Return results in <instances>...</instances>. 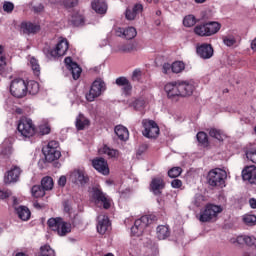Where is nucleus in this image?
<instances>
[{
  "label": "nucleus",
  "mask_w": 256,
  "mask_h": 256,
  "mask_svg": "<svg viewBox=\"0 0 256 256\" xmlns=\"http://www.w3.org/2000/svg\"><path fill=\"white\" fill-rule=\"evenodd\" d=\"M221 24L218 22H208L205 24H198L194 28V33L199 37H211L215 33H219Z\"/></svg>",
  "instance_id": "1"
},
{
  "label": "nucleus",
  "mask_w": 256,
  "mask_h": 256,
  "mask_svg": "<svg viewBox=\"0 0 256 256\" xmlns=\"http://www.w3.org/2000/svg\"><path fill=\"white\" fill-rule=\"evenodd\" d=\"M92 201L96 207H103V209H110L111 203H113L111 197L106 195L100 187H94L92 189Z\"/></svg>",
  "instance_id": "2"
},
{
  "label": "nucleus",
  "mask_w": 256,
  "mask_h": 256,
  "mask_svg": "<svg viewBox=\"0 0 256 256\" xmlns=\"http://www.w3.org/2000/svg\"><path fill=\"white\" fill-rule=\"evenodd\" d=\"M208 183L211 187H225V179H227V171L221 168H215L209 171Z\"/></svg>",
  "instance_id": "3"
},
{
  "label": "nucleus",
  "mask_w": 256,
  "mask_h": 256,
  "mask_svg": "<svg viewBox=\"0 0 256 256\" xmlns=\"http://www.w3.org/2000/svg\"><path fill=\"white\" fill-rule=\"evenodd\" d=\"M52 231H56L60 237H65L71 233V223L63 221L62 218H50L47 222Z\"/></svg>",
  "instance_id": "4"
},
{
  "label": "nucleus",
  "mask_w": 256,
  "mask_h": 256,
  "mask_svg": "<svg viewBox=\"0 0 256 256\" xmlns=\"http://www.w3.org/2000/svg\"><path fill=\"white\" fill-rule=\"evenodd\" d=\"M107 91V84L101 78H97L91 85L89 93L86 94L87 101L93 102Z\"/></svg>",
  "instance_id": "5"
},
{
  "label": "nucleus",
  "mask_w": 256,
  "mask_h": 256,
  "mask_svg": "<svg viewBox=\"0 0 256 256\" xmlns=\"http://www.w3.org/2000/svg\"><path fill=\"white\" fill-rule=\"evenodd\" d=\"M45 161H59L61 151H59V142L52 140L42 149Z\"/></svg>",
  "instance_id": "6"
},
{
  "label": "nucleus",
  "mask_w": 256,
  "mask_h": 256,
  "mask_svg": "<svg viewBox=\"0 0 256 256\" xmlns=\"http://www.w3.org/2000/svg\"><path fill=\"white\" fill-rule=\"evenodd\" d=\"M142 135L147 139H157L159 137L160 129L157 122L150 119L142 120Z\"/></svg>",
  "instance_id": "7"
},
{
  "label": "nucleus",
  "mask_w": 256,
  "mask_h": 256,
  "mask_svg": "<svg viewBox=\"0 0 256 256\" xmlns=\"http://www.w3.org/2000/svg\"><path fill=\"white\" fill-rule=\"evenodd\" d=\"M18 133L22 135V137H33L36 133L35 124H33V120L27 117H23L19 120L18 126Z\"/></svg>",
  "instance_id": "8"
},
{
  "label": "nucleus",
  "mask_w": 256,
  "mask_h": 256,
  "mask_svg": "<svg viewBox=\"0 0 256 256\" xmlns=\"http://www.w3.org/2000/svg\"><path fill=\"white\" fill-rule=\"evenodd\" d=\"M10 93L17 99H23L27 95V82L23 78H16L10 84Z\"/></svg>",
  "instance_id": "9"
},
{
  "label": "nucleus",
  "mask_w": 256,
  "mask_h": 256,
  "mask_svg": "<svg viewBox=\"0 0 256 256\" xmlns=\"http://www.w3.org/2000/svg\"><path fill=\"white\" fill-rule=\"evenodd\" d=\"M151 223H153V219H151V216H142L140 219L134 222V226H132L131 228V234L134 235V237H141L145 229H147V227H149Z\"/></svg>",
  "instance_id": "10"
},
{
  "label": "nucleus",
  "mask_w": 256,
  "mask_h": 256,
  "mask_svg": "<svg viewBox=\"0 0 256 256\" xmlns=\"http://www.w3.org/2000/svg\"><path fill=\"white\" fill-rule=\"evenodd\" d=\"M67 51H69V41L67 39L60 40L56 48L54 49H44V53L46 56L49 57H63V55L67 54Z\"/></svg>",
  "instance_id": "11"
},
{
  "label": "nucleus",
  "mask_w": 256,
  "mask_h": 256,
  "mask_svg": "<svg viewBox=\"0 0 256 256\" xmlns=\"http://www.w3.org/2000/svg\"><path fill=\"white\" fill-rule=\"evenodd\" d=\"M223 211V208L221 206L217 205H207L205 210L200 215V221L203 223H207V221H211V219H215L219 213Z\"/></svg>",
  "instance_id": "12"
},
{
  "label": "nucleus",
  "mask_w": 256,
  "mask_h": 256,
  "mask_svg": "<svg viewBox=\"0 0 256 256\" xmlns=\"http://www.w3.org/2000/svg\"><path fill=\"white\" fill-rule=\"evenodd\" d=\"M70 181L76 183V185H86V183H89V176H87L85 170L75 169L70 173Z\"/></svg>",
  "instance_id": "13"
},
{
  "label": "nucleus",
  "mask_w": 256,
  "mask_h": 256,
  "mask_svg": "<svg viewBox=\"0 0 256 256\" xmlns=\"http://www.w3.org/2000/svg\"><path fill=\"white\" fill-rule=\"evenodd\" d=\"M21 177V168L19 166H12L4 175L5 185H11V183H17Z\"/></svg>",
  "instance_id": "14"
},
{
  "label": "nucleus",
  "mask_w": 256,
  "mask_h": 256,
  "mask_svg": "<svg viewBox=\"0 0 256 256\" xmlns=\"http://www.w3.org/2000/svg\"><path fill=\"white\" fill-rule=\"evenodd\" d=\"M196 53L201 59H211L213 57V46L208 43H202L196 47Z\"/></svg>",
  "instance_id": "15"
},
{
  "label": "nucleus",
  "mask_w": 256,
  "mask_h": 256,
  "mask_svg": "<svg viewBox=\"0 0 256 256\" xmlns=\"http://www.w3.org/2000/svg\"><path fill=\"white\" fill-rule=\"evenodd\" d=\"M165 189V179L163 176H156L152 178L150 183V190L154 195H161L162 191Z\"/></svg>",
  "instance_id": "16"
},
{
  "label": "nucleus",
  "mask_w": 256,
  "mask_h": 256,
  "mask_svg": "<svg viewBox=\"0 0 256 256\" xmlns=\"http://www.w3.org/2000/svg\"><path fill=\"white\" fill-rule=\"evenodd\" d=\"M164 90L167 93L168 99H175V97H181V90L179 89V80L167 83L164 86Z\"/></svg>",
  "instance_id": "17"
},
{
  "label": "nucleus",
  "mask_w": 256,
  "mask_h": 256,
  "mask_svg": "<svg viewBox=\"0 0 256 256\" xmlns=\"http://www.w3.org/2000/svg\"><path fill=\"white\" fill-rule=\"evenodd\" d=\"M111 229V222L109 217L105 214H100L98 216L97 232L100 235H105L107 231Z\"/></svg>",
  "instance_id": "18"
},
{
  "label": "nucleus",
  "mask_w": 256,
  "mask_h": 256,
  "mask_svg": "<svg viewBox=\"0 0 256 256\" xmlns=\"http://www.w3.org/2000/svg\"><path fill=\"white\" fill-rule=\"evenodd\" d=\"M179 82V90H180V97H191L193 92L195 91V85L191 81H181Z\"/></svg>",
  "instance_id": "19"
},
{
  "label": "nucleus",
  "mask_w": 256,
  "mask_h": 256,
  "mask_svg": "<svg viewBox=\"0 0 256 256\" xmlns=\"http://www.w3.org/2000/svg\"><path fill=\"white\" fill-rule=\"evenodd\" d=\"M20 29L24 35H35V33L41 30V27L37 24H33L32 22H22Z\"/></svg>",
  "instance_id": "20"
},
{
  "label": "nucleus",
  "mask_w": 256,
  "mask_h": 256,
  "mask_svg": "<svg viewBox=\"0 0 256 256\" xmlns=\"http://www.w3.org/2000/svg\"><path fill=\"white\" fill-rule=\"evenodd\" d=\"M244 181L249 183H256V166H248L242 171Z\"/></svg>",
  "instance_id": "21"
},
{
  "label": "nucleus",
  "mask_w": 256,
  "mask_h": 256,
  "mask_svg": "<svg viewBox=\"0 0 256 256\" xmlns=\"http://www.w3.org/2000/svg\"><path fill=\"white\" fill-rule=\"evenodd\" d=\"M100 155H108L109 159H119L121 153L117 149L109 148V146L104 145L98 150Z\"/></svg>",
  "instance_id": "22"
},
{
  "label": "nucleus",
  "mask_w": 256,
  "mask_h": 256,
  "mask_svg": "<svg viewBox=\"0 0 256 256\" xmlns=\"http://www.w3.org/2000/svg\"><path fill=\"white\" fill-rule=\"evenodd\" d=\"M91 7L98 15H105L107 13V3L103 0H94L91 3Z\"/></svg>",
  "instance_id": "23"
},
{
  "label": "nucleus",
  "mask_w": 256,
  "mask_h": 256,
  "mask_svg": "<svg viewBox=\"0 0 256 256\" xmlns=\"http://www.w3.org/2000/svg\"><path fill=\"white\" fill-rule=\"evenodd\" d=\"M141 11H143V5L136 4L132 9L131 8L126 9L125 17L128 21H133L135 17H137V15L141 13Z\"/></svg>",
  "instance_id": "24"
},
{
  "label": "nucleus",
  "mask_w": 256,
  "mask_h": 256,
  "mask_svg": "<svg viewBox=\"0 0 256 256\" xmlns=\"http://www.w3.org/2000/svg\"><path fill=\"white\" fill-rule=\"evenodd\" d=\"M92 165L98 173L109 175V165L107 164V161H93Z\"/></svg>",
  "instance_id": "25"
},
{
  "label": "nucleus",
  "mask_w": 256,
  "mask_h": 256,
  "mask_svg": "<svg viewBox=\"0 0 256 256\" xmlns=\"http://www.w3.org/2000/svg\"><path fill=\"white\" fill-rule=\"evenodd\" d=\"M75 125L78 131H83L86 127H89V125H91V122L89 121V119H87V117H85V115L79 114L76 118Z\"/></svg>",
  "instance_id": "26"
},
{
  "label": "nucleus",
  "mask_w": 256,
  "mask_h": 256,
  "mask_svg": "<svg viewBox=\"0 0 256 256\" xmlns=\"http://www.w3.org/2000/svg\"><path fill=\"white\" fill-rule=\"evenodd\" d=\"M171 235V232L169 231V227L165 225H160L156 229V237L160 240L163 241L167 239Z\"/></svg>",
  "instance_id": "27"
},
{
  "label": "nucleus",
  "mask_w": 256,
  "mask_h": 256,
  "mask_svg": "<svg viewBox=\"0 0 256 256\" xmlns=\"http://www.w3.org/2000/svg\"><path fill=\"white\" fill-rule=\"evenodd\" d=\"M16 212L19 219H21L22 221H29V219L31 218V210H29V208L25 206H19L16 209Z\"/></svg>",
  "instance_id": "28"
},
{
  "label": "nucleus",
  "mask_w": 256,
  "mask_h": 256,
  "mask_svg": "<svg viewBox=\"0 0 256 256\" xmlns=\"http://www.w3.org/2000/svg\"><path fill=\"white\" fill-rule=\"evenodd\" d=\"M115 134L120 141H127L129 139V130L124 126L118 125L115 127Z\"/></svg>",
  "instance_id": "29"
},
{
  "label": "nucleus",
  "mask_w": 256,
  "mask_h": 256,
  "mask_svg": "<svg viewBox=\"0 0 256 256\" xmlns=\"http://www.w3.org/2000/svg\"><path fill=\"white\" fill-rule=\"evenodd\" d=\"M208 133L211 137H213V139H217V141H220V142H223L225 140V137H227L222 130L217 128H210L208 130Z\"/></svg>",
  "instance_id": "30"
},
{
  "label": "nucleus",
  "mask_w": 256,
  "mask_h": 256,
  "mask_svg": "<svg viewBox=\"0 0 256 256\" xmlns=\"http://www.w3.org/2000/svg\"><path fill=\"white\" fill-rule=\"evenodd\" d=\"M27 93L30 95H37L39 93V82L30 80L26 83Z\"/></svg>",
  "instance_id": "31"
},
{
  "label": "nucleus",
  "mask_w": 256,
  "mask_h": 256,
  "mask_svg": "<svg viewBox=\"0 0 256 256\" xmlns=\"http://www.w3.org/2000/svg\"><path fill=\"white\" fill-rule=\"evenodd\" d=\"M196 139L202 147H207L209 145V137L205 132H198L196 135Z\"/></svg>",
  "instance_id": "32"
},
{
  "label": "nucleus",
  "mask_w": 256,
  "mask_h": 256,
  "mask_svg": "<svg viewBox=\"0 0 256 256\" xmlns=\"http://www.w3.org/2000/svg\"><path fill=\"white\" fill-rule=\"evenodd\" d=\"M69 71H71L72 77L75 81H77V79H79V77H81V73H82V69L80 68L79 64H72V66H70Z\"/></svg>",
  "instance_id": "33"
},
{
  "label": "nucleus",
  "mask_w": 256,
  "mask_h": 256,
  "mask_svg": "<svg viewBox=\"0 0 256 256\" xmlns=\"http://www.w3.org/2000/svg\"><path fill=\"white\" fill-rule=\"evenodd\" d=\"M41 185L44 191H51V189H53V178L49 176L44 177L41 181Z\"/></svg>",
  "instance_id": "34"
},
{
  "label": "nucleus",
  "mask_w": 256,
  "mask_h": 256,
  "mask_svg": "<svg viewBox=\"0 0 256 256\" xmlns=\"http://www.w3.org/2000/svg\"><path fill=\"white\" fill-rule=\"evenodd\" d=\"M185 71V62L175 61L172 63V73H183Z\"/></svg>",
  "instance_id": "35"
},
{
  "label": "nucleus",
  "mask_w": 256,
  "mask_h": 256,
  "mask_svg": "<svg viewBox=\"0 0 256 256\" xmlns=\"http://www.w3.org/2000/svg\"><path fill=\"white\" fill-rule=\"evenodd\" d=\"M30 65L34 75H36V77H39V75H41V66L39 65V61L35 58H31Z\"/></svg>",
  "instance_id": "36"
},
{
  "label": "nucleus",
  "mask_w": 256,
  "mask_h": 256,
  "mask_svg": "<svg viewBox=\"0 0 256 256\" xmlns=\"http://www.w3.org/2000/svg\"><path fill=\"white\" fill-rule=\"evenodd\" d=\"M31 193L36 199L45 197V190L39 185L33 186L31 189Z\"/></svg>",
  "instance_id": "37"
},
{
  "label": "nucleus",
  "mask_w": 256,
  "mask_h": 256,
  "mask_svg": "<svg viewBox=\"0 0 256 256\" xmlns=\"http://www.w3.org/2000/svg\"><path fill=\"white\" fill-rule=\"evenodd\" d=\"M135 50H136L135 44H132V43L122 44L118 46V51L120 53H133V51Z\"/></svg>",
  "instance_id": "38"
},
{
  "label": "nucleus",
  "mask_w": 256,
  "mask_h": 256,
  "mask_svg": "<svg viewBox=\"0 0 256 256\" xmlns=\"http://www.w3.org/2000/svg\"><path fill=\"white\" fill-rule=\"evenodd\" d=\"M123 35L128 40L135 39L137 37V30L135 27H128L124 30Z\"/></svg>",
  "instance_id": "39"
},
{
  "label": "nucleus",
  "mask_w": 256,
  "mask_h": 256,
  "mask_svg": "<svg viewBox=\"0 0 256 256\" xmlns=\"http://www.w3.org/2000/svg\"><path fill=\"white\" fill-rule=\"evenodd\" d=\"M244 153L248 161H256V149L246 147L244 148Z\"/></svg>",
  "instance_id": "40"
},
{
  "label": "nucleus",
  "mask_w": 256,
  "mask_h": 256,
  "mask_svg": "<svg viewBox=\"0 0 256 256\" xmlns=\"http://www.w3.org/2000/svg\"><path fill=\"white\" fill-rule=\"evenodd\" d=\"M197 23V18L193 15H188L183 19L184 27H193Z\"/></svg>",
  "instance_id": "41"
},
{
  "label": "nucleus",
  "mask_w": 256,
  "mask_h": 256,
  "mask_svg": "<svg viewBox=\"0 0 256 256\" xmlns=\"http://www.w3.org/2000/svg\"><path fill=\"white\" fill-rule=\"evenodd\" d=\"M183 172V169L181 167H173L168 171V177H171L172 179H175L181 175Z\"/></svg>",
  "instance_id": "42"
},
{
  "label": "nucleus",
  "mask_w": 256,
  "mask_h": 256,
  "mask_svg": "<svg viewBox=\"0 0 256 256\" xmlns=\"http://www.w3.org/2000/svg\"><path fill=\"white\" fill-rule=\"evenodd\" d=\"M135 111H141L145 107V100L143 98H138L132 103Z\"/></svg>",
  "instance_id": "43"
},
{
  "label": "nucleus",
  "mask_w": 256,
  "mask_h": 256,
  "mask_svg": "<svg viewBox=\"0 0 256 256\" xmlns=\"http://www.w3.org/2000/svg\"><path fill=\"white\" fill-rule=\"evenodd\" d=\"M243 221L246 225H249L251 227L253 225H256V216L250 214L245 215Z\"/></svg>",
  "instance_id": "44"
},
{
  "label": "nucleus",
  "mask_w": 256,
  "mask_h": 256,
  "mask_svg": "<svg viewBox=\"0 0 256 256\" xmlns=\"http://www.w3.org/2000/svg\"><path fill=\"white\" fill-rule=\"evenodd\" d=\"M14 9L15 4H13V2L5 1L3 3V11H5V13H13Z\"/></svg>",
  "instance_id": "45"
},
{
  "label": "nucleus",
  "mask_w": 256,
  "mask_h": 256,
  "mask_svg": "<svg viewBox=\"0 0 256 256\" xmlns=\"http://www.w3.org/2000/svg\"><path fill=\"white\" fill-rule=\"evenodd\" d=\"M79 5V0H64V6L66 9H73Z\"/></svg>",
  "instance_id": "46"
},
{
  "label": "nucleus",
  "mask_w": 256,
  "mask_h": 256,
  "mask_svg": "<svg viewBox=\"0 0 256 256\" xmlns=\"http://www.w3.org/2000/svg\"><path fill=\"white\" fill-rule=\"evenodd\" d=\"M1 153L5 159H9V157L13 155V148L11 146H7L1 151Z\"/></svg>",
  "instance_id": "47"
},
{
  "label": "nucleus",
  "mask_w": 256,
  "mask_h": 256,
  "mask_svg": "<svg viewBox=\"0 0 256 256\" xmlns=\"http://www.w3.org/2000/svg\"><path fill=\"white\" fill-rule=\"evenodd\" d=\"M40 135H49L51 133V127L47 124L39 127Z\"/></svg>",
  "instance_id": "48"
},
{
  "label": "nucleus",
  "mask_w": 256,
  "mask_h": 256,
  "mask_svg": "<svg viewBox=\"0 0 256 256\" xmlns=\"http://www.w3.org/2000/svg\"><path fill=\"white\" fill-rule=\"evenodd\" d=\"M223 43L227 47H233V45H235V43H237V40H235L233 37H225V38H223Z\"/></svg>",
  "instance_id": "49"
},
{
  "label": "nucleus",
  "mask_w": 256,
  "mask_h": 256,
  "mask_svg": "<svg viewBox=\"0 0 256 256\" xmlns=\"http://www.w3.org/2000/svg\"><path fill=\"white\" fill-rule=\"evenodd\" d=\"M127 83H129V80L125 77H119L116 79V85H118V87H124Z\"/></svg>",
  "instance_id": "50"
},
{
  "label": "nucleus",
  "mask_w": 256,
  "mask_h": 256,
  "mask_svg": "<svg viewBox=\"0 0 256 256\" xmlns=\"http://www.w3.org/2000/svg\"><path fill=\"white\" fill-rule=\"evenodd\" d=\"M141 69H135L132 73V81H139L141 79Z\"/></svg>",
  "instance_id": "51"
},
{
  "label": "nucleus",
  "mask_w": 256,
  "mask_h": 256,
  "mask_svg": "<svg viewBox=\"0 0 256 256\" xmlns=\"http://www.w3.org/2000/svg\"><path fill=\"white\" fill-rule=\"evenodd\" d=\"M123 93L126 95H131V91H133V86L131 85V82H128L123 86Z\"/></svg>",
  "instance_id": "52"
},
{
  "label": "nucleus",
  "mask_w": 256,
  "mask_h": 256,
  "mask_svg": "<svg viewBox=\"0 0 256 256\" xmlns=\"http://www.w3.org/2000/svg\"><path fill=\"white\" fill-rule=\"evenodd\" d=\"M171 185H172L173 189H181V187H183V182L179 179H174L171 182Z\"/></svg>",
  "instance_id": "53"
},
{
  "label": "nucleus",
  "mask_w": 256,
  "mask_h": 256,
  "mask_svg": "<svg viewBox=\"0 0 256 256\" xmlns=\"http://www.w3.org/2000/svg\"><path fill=\"white\" fill-rule=\"evenodd\" d=\"M6 65H7V62H6L5 56H1L0 57V75L1 73H3V71H5Z\"/></svg>",
  "instance_id": "54"
},
{
  "label": "nucleus",
  "mask_w": 256,
  "mask_h": 256,
  "mask_svg": "<svg viewBox=\"0 0 256 256\" xmlns=\"http://www.w3.org/2000/svg\"><path fill=\"white\" fill-rule=\"evenodd\" d=\"M172 70V64L169 63H164L162 66V73H164L165 75H167V73H169V71Z\"/></svg>",
  "instance_id": "55"
},
{
  "label": "nucleus",
  "mask_w": 256,
  "mask_h": 256,
  "mask_svg": "<svg viewBox=\"0 0 256 256\" xmlns=\"http://www.w3.org/2000/svg\"><path fill=\"white\" fill-rule=\"evenodd\" d=\"M64 63L67 66V69H70V67L75 65L77 62H73V59L71 57H66Z\"/></svg>",
  "instance_id": "56"
},
{
  "label": "nucleus",
  "mask_w": 256,
  "mask_h": 256,
  "mask_svg": "<svg viewBox=\"0 0 256 256\" xmlns=\"http://www.w3.org/2000/svg\"><path fill=\"white\" fill-rule=\"evenodd\" d=\"M10 196L11 192L9 190H0V199H7Z\"/></svg>",
  "instance_id": "57"
},
{
  "label": "nucleus",
  "mask_w": 256,
  "mask_h": 256,
  "mask_svg": "<svg viewBox=\"0 0 256 256\" xmlns=\"http://www.w3.org/2000/svg\"><path fill=\"white\" fill-rule=\"evenodd\" d=\"M58 185L60 187H65V185H67V177L61 176L58 180Z\"/></svg>",
  "instance_id": "58"
},
{
  "label": "nucleus",
  "mask_w": 256,
  "mask_h": 256,
  "mask_svg": "<svg viewBox=\"0 0 256 256\" xmlns=\"http://www.w3.org/2000/svg\"><path fill=\"white\" fill-rule=\"evenodd\" d=\"M85 23V18L83 16H79V19H74V25H83Z\"/></svg>",
  "instance_id": "59"
},
{
  "label": "nucleus",
  "mask_w": 256,
  "mask_h": 256,
  "mask_svg": "<svg viewBox=\"0 0 256 256\" xmlns=\"http://www.w3.org/2000/svg\"><path fill=\"white\" fill-rule=\"evenodd\" d=\"M249 203H250V207H251L252 209H256V199L251 198V199L249 200Z\"/></svg>",
  "instance_id": "60"
},
{
  "label": "nucleus",
  "mask_w": 256,
  "mask_h": 256,
  "mask_svg": "<svg viewBox=\"0 0 256 256\" xmlns=\"http://www.w3.org/2000/svg\"><path fill=\"white\" fill-rule=\"evenodd\" d=\"M33 205H34L35 209H42L43 208V206H41V204H39V202H37V201H35L33 203Z\"/></svg>",
  "instance_id": "61"
},
{
  "label": "nucleus",
  "mask_w": 256,
  "mask_h": 256,
  "mask_svg": "<svg viewBox=\"0 0 256 256\" xmlns=\"http://www.w3.org/2000/svg\"><path fill=\"white\" fill-rule=\"evenodd\" d=\"M92 161H105V158H94V159H92Z\"/></svg>",
  "instance_id": "62"
},
{
  "label": "nucleus",
  "mask_w": 256,
  "mask_h": 256,
  "mask_svg": "<svg viewBox=\"0 0 256 256\" xmlns=\"http://www.w3.org/2000/svg\"><path fill=\"white\" fill-rule=\"evenodd\" d=\"M15 256H27V254H25L23 252H18Z\"/></svg>",
  "instance_id": "63"
},
{
  "label": "nucleus",
  "mask_w": 256,
  "mask_h": 256,
  "mask_svg": "<svg viewBox=\"0 0 256 256\" xmlns=\"http://www.w3.org/2000/svg\"><path fill=\"white\" fill-rule=\"evenodd\" d=\"M243 256H254V255L249 252H245Z\"/></svg>",
  "instance_id": "64"
}]
</instances>
